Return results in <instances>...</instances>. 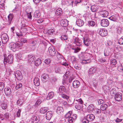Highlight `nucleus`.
<instances>
[{
  "label": "nucleus",
  "instance_id": "nucleus-40",
  "mask_svg": "<svg viewBox=\"0 0 123 123\" xmlns=\"http://www.w3.org/2000/svg\"><path fill=\"white\" fill-rule=\"evenodd\" d=\"M55 32V30L54 29V28L50 29L48 30L47 33L48 34L51 35L52 34Z\"/></svg>",
  "mask_w": 123,
  "mask_h": 123
},
{
  "label": "nucleus",
  "instance_id": "nucleus-3",
  "mask_svg": "<svg viewBox=\"0 0 123 123\" xmlns=\"http://www.w3.org/2000/svg\"><path fill=\"white\" fill-rule=\"evenodd\" d=\"M83 103V102L81 98L78 99L74 100V104H76L75 107V108L78 110H80L82 107V105H81Z\"/></svg>",
  "mask_w": 123,
  "mask_h": 123
},
{
  "label": "nucleus",
  "instance_id": "nucleus-37",
  "mask_svg": "<svg viewBox=\"0 0 123 123\" xmlns=\"http://www.w3.org/2000/svg\"><path fill=\"white\" fill-rule=\"evenodd\" d=\"M94 106L92 104H91L89 105L87 108L88 109V110L89 111H93L94 108Z\"/></svg>",
  "mask_w": 123,
  "mask_h": 123
},
{
  "label": "nucleus",
  "instance_id": "nucleus-30",
  "mask_svg": "<svg viewBox=\"0 0 123 123\" xmlns=\"http://www.w3.org/2000/svg\"><path fill=\"white\" fill-rule=\"evenodd\" d=\"M62 13V9L61 8L57 9L55 12V14L56 15H60Z\"/></svg>",
  "mask_w": 123,
  "mask_h": 123
},
{
  "label": "nucleus",
  "instance_id": "nucleus-13",
  "mask_svg": "<svg viewBox=\"0 0 123 123\" xmlns=\"http://www.w3.org/2000/svg\"><path fill=\"white\" fill-rule=\"evenodd\" d=\"M34 56L32 55H28V62L29 63H34Z\"/></svg>",
  "mask_w": 123,
  "mask_h": 123
},
{
  "label": "nucleus",
  "instance_id": "nucleus-34",
  "mask_svg": "<svg viewBox=\"0 0 123 123\" xmlns=\"http://www.w3.org/2000/svg\"><path fill=\"white\" fill-rule=\"evenodd\" d=\"M96 70V68L94 67L92 68L89 70L88 73L89 74H92L94 73Z\"/></svg>",
  "mask_w": 123,
  "mask_h": 123
},
{
  "label": "nucleus",
  "instance_id": "nucleus-57",
  "mask_svg": "<svg viewBox=\"0 0 123 123\" xmlns=\"http://www.w3.org/2000/svg\"><path fill=\"white\" fill-rule=\"evenodd\" d=\"M117 32L119 34L121 33L122 31V30L121 27H119L117 28Z\"/></svg>",
  "mask_w": 123,
  "mask_h": 123
},
{
  "label": "nucleus",
  "instance_id": "nucleus-45",
  "mask_svg": "<svg viewBox=\"0 0 123 123\" xmlns=\"http://www.w3.org/2000/svg\"><path fill=\"white\" fill-rule=\"evenodd\" d=\"M65 21H66V20H62L61 21L62 23L61 24L63 26L65 27L67 25V24L65 23Z\"/></svg>",
  "mask_w": 123,
  "mask_h": 123
},
{
  "label": "nucleus",
  "instance_id": "nucleus-21",
  "mask_svg": "<svg viewBox=\"0 0 123 123\" xmlns=\"http://www.w3.org/2000/svg\"><path fill=\"white\" fill-rule=\"evenodd\" d=\"M52 115V113L51 111L48 112L46 114V119L48 120H49L51 119Z\"/></svg>",
  "mask_w": 123,
  "mask_h": 123
},
{
  "label": "nucleus",
  "instance_id": "nucleus-44",
  "mask_svg": "<svg viewBox=\"0 0 123 123\" xmlns=\"http://www.w3.org/2000/svg\"><path fill=\"white\" fill-rule=\"evenodd\" d=\"M88 24L91 26H93L95 25V22L93 21H91L88 22Z\"/></svg>",
  "mask_w": 123,
  "mask_h": 123
},
{
  "label": "nucleus",
  "instance_id": "nucleus-50",
  "mask_svg": "<svg viewBox=\"0 0 123 123\" xmlns=\"http://www.w3.org/2000/svg\"><path fill=\"white\" fill-rule=\"evenodd\" d=\"M61 39L62 40H67L68 39V38L67 36L66 35H62L61 37Z\"/></svg>",
  "mask_w": 123,
  "mask_h": 123
},
{
  "label": "nucleus",
  "instance_id": "nucleus-9",
  "mask_svg": "<svg viewBox=\"0 0 123 123\" xmlns=\"http://www.w3.org/2000/svg\"><path fill=\"white\" fill-rule=\"evenodd\" d=\"M101 24L102 26L104 27L108 26L109 24V22L107 19H103L101 21Z\"/></svg>",
  "mask_w": 123,
  "mask_h": 123
},
{
  "label": "nucleus",
  "instance_id": "nucleus-19",
  "mask_svg": "<svg viewBox=\"0 0 123 123\" xmlns=\"http://www.w3.org/2000/svg\"><path fill=\"white\" fill-rule=\"evenodd\" d=\"M76 23L78 26L81 27L83 25L84 22L81 19H79L77 20Z\"/></svg>",
  "mask_w": 123,
  "mask_h": 123
},
{
  "label": "nucleus",
  "instance_id": "nucleus-53",
  "mask_svg": "<svg viewBox=\"0 0 123 123\" xmlns=\"http://www.w3.org/2000/svg\"><path fill=\"white\" fill-rule=\"evenodd\" d=\"M34 17L36 18H38L39 17L40 15L39 14L38 12V11H36L34 13Z\"/></svg>",
  "mask_w": 123,
  "mask_h": 123
},
{
  "label": "nucleus",
  "instance_id": "nucleus-27",
  "mask_svg": "<svg viewBox=\"0 0 123 123\" xmlns=\"http://www.w3.org/2000/svg\"><path fill=\"white\" fill-rule=\"evenodd\" d=\"M34 83L36 86H38L40 85L39 80L38 78H36L34 80Z\"/></svg>",
  "mask_w": 123,
  "mask_h": 123
},
{
  "label": "nucleus",
  "instance_id": "nucleus-42",
  "mask_svg": "<svg viewBox=\"0 0 123 123\" xmlns=\"http://www.w3.org/2000/svg\"><path fill=\"white\" fill-rule=\"evenodd\" d=\"M111 63L113 65H115L117 63V61L115 59H112L111 60Z\"/></svg>",
  "mask_w": 123,
  "mask_h": 123
},
{
  "label": "nucleus",
  "instance_id": "nucleus-18",
  "mask_svg": "<svg viewBox=\"0 0 123 123\" xmlns=\"http://www.w3.org/2000/svg\"><path fill=\"white\" fill-rule=\"evenodd\" d=\"M21 11V7L18 6H17L15 9L12 10L13 12L20 13Z\"/></svg>",
  "mask_w": 123,
  "mask_h": 123
},
{
  "label": "nucleus",
  "instance_id": "nucleus-16",
  "mask_svg": "<svg viewBox=\"0 0 123 123\" xmlns=\"http://www.w3.org/2000/svg\"><path fill=\"white\" fill-rule=\"evenodd\" d=\"M49 78L48 75L45 74H43L42 76V80L43 82H45L48 80Z\"/></svg>",
  "mask_w": 123,
  "mask_h": 123
},
{
  "label": "nucleus",
  "instance_id": "nucleus-32",
  "mask_svg": "<svg viewBox=\"0 0 123 123\" xmlns=\"http://www.w3.org/2000/svg\"><path fill=\"white\" fill-rule=\"evenodd\" d=\"M107 104H102L100 107L101 110L102 111L105 110L107 108Z\"/></svg>",
  "mask_w": 123,
  "mask_h": 123
},
{
  "label": "nucleus",
  "instance_id": "nucleus-28",
  "mask_svg": "<svg viewBox=\"0 0 123 123\" xmlns=\"http://www.w3.org/2000/svg\"><path fill=\"white\" fill-rule=\"evenodd\" d=\"M48 108L47 107H43L41 108L40 110V112L42 113H45L48 110Z\"/></svg>",
  "mask_w": 123,
  "mask_h": 123
},
{
  "label": "nucleus",
  "instance_id": "nucleus-31",
  "mask_svg": "<svg viewBox=\"0 0 123 123\" xmlns=\"http://www.w3.org/2000/svg\"><path fill=\"white\" fill-rule=\"evenodd\" d=\"M54 93L53 92H49L47 97V99L49 100L52 98L54 96Z\"/></svg>",
  "mask_w": 123,
  "mask_h": 123
},
{
  "label": "nucleus",
  "instance_id": "nucleus-60",
  "mask_svg": "<svg viewBox=\"0 0 123 123\" xmlns=\"http://www.w3.org/2000/svg\"><path fill=\"white\" fill-rule=\"evenodd\" d=\"M104 101L102 99H100L98 100V104H100L103 103Z\"/></svg>",
  "mask_w": 123,
  "mask_h": 123
},
{
  "label": "nucleus",
  "instance_id": "nucleus-17",
  "mask_svg": "<svg viewBox=\"0 0 123 123\" xmlns=\"http://www.w3.org/2000/svg\"><path fill=\"white\" fill-rule=\"evenodd\" d=\"M74 42L76 45L78 46H80L82 44L81 40L78 38H75L74 39Z\"/></svg>",
  "mask_w": 123,
  "mask_h": 123
},
{
  "label": "nucleus",
  "instance_id": "nucleus-36",
  "mask_svg": "<svg viewBox=\"0 0 123 123\" xmlns=\"http://www.w3.org/2000/svg\"><path fill=\"white\" fill-rule=\"evenodd\" d=\"M91 60L90 59L87 60H81V63L82 64H84L89 63L91 62Z\"/></svg>",
  "mask_w": 123,
  "mask_h": 123
},
{
  "label": "nucleus",
  "instance_id": "nucleus-12",
  "mask_svg": "<svg viewBox=\"0 0 123 123\" xmlns=\"http://www.w3.org/2000/svg\"><path fill=\"white\" fill-rule=\"evenodd\" d=\"M15 44L17 48H19L20 49H21V48H25V49H26L27 48V46H22L23 45V43L19 41H18L17 42H16L15 43Z\"/></svg>",
  "mask_w": 123,
  "mask_h": 123
},
{
  "label": "nucleus",
  "instance_id": "nucleus-51",
  "mask_svg": "<svg viewBox=\"0 0 123 123\" xmlns=\"http://www.w3.org/2000/svg\"><path fill=\"white\" fill-rule=\"evenodd\" d=\"M22 86V85L21 83L16 84V86L15 88L16 90H17L18 89L21 87Z\"/></svg>",
  "mask_w": 123,
  "mask_h": 123
},
{
  "label": "nucleus",
  "instance_id": "nucleus-39",
  "mask_svg": "<svg viewBox=\"0 0 123 123\" xmlns=\"http://www.w3.org/2000/svg\"><path fill=\"white\" fill-rule=\"evenodd\" d=\"M33 121L34 123H37L38 122L39 120L38 119L37 117L36 116H34L32 118Z\"/></svg>",
  "mask_w": 123,
  "mask_h": 123
},
{
  "label": "nucleus",
  "instance_id": "nucleus-14",
  "mask_svg": "<svg viewBox=\"0 0 123 123\" xmlns=\"http://www.w3.org/2000/svg\"><path fill=\"white\" fill-rule=\"evenodd\" d=\"M80 82L78 80H75L73 82L72 86L73 87L77 88L80 86Z\"/></svg>",
  "mask_w": 123,
  "mask_h": 123
},
{
  "label": "nucleus",
  "instance_id": "nucleus-49",
  "mask_svg": "<svg viewBox=\"0 0 123 123\" xmlns=\"http://www.w3.org/2000/svg\"><path fill=\"white\" fill-rule=\"evenodd\" d=\"M62 97L64 99H68L69 98V97L66 95L62 94L61 95Z\"/></svg>",
  "mask_w": 123,
  "mask_h": 123
},
{
  "label": "nucleus",
  "instance_id": "nucleus-58",
  "mask_svg": "<svg viewBox=\"0 0 123 123\" xmlns=\"http://www.w3.org/2000/svg\"><path fill=\"white\" fill-rule=\"evenodd\" d=\"M81 49L78 47H77L76 48H75L74 52L75 53H76L78 52Z\"/></svg>",
  "mask_w": 123,
  "mask_h": 123
},
{
  "label": "nucleus",
  "instance_id": "nucleus-11",
  "mask_svg": "<svg viewBox=\"0 0 123 123\" xmlns=\"http://www.w3.org/2000/svg\"><path fill=\"white\" fill-rule=\"evenodd\" d=\"M5 93L6 95L8 96L9 97H12L11 94V90L9 88H5L4 89Z\"/></svg>",
  "mask_w": 123,
  "mask_h": 123
},
{
  "label": "nucleus",
  "instance_id": "nucleus-48",
  "mask_svg": "<svg viewBox=\"0 0 123 123\" xmlns=\"http://www.w3.org/2000/svg\"><path fill=\"white\" fill-rule=\"evenodd\" d=\"M21 110V109H19L16 113V117H19L20 116V113Z\"/></svg>",
  "mask_w": 123,
  "mask_h": 123
},
{
  "label": "nucleus",
  "instance_id": "nucleus-47",
  "mask_svg": "<svg viewBox=\"0 0 123 123\" xmlns=\"http://www.w3.org/2000/svg\"><path fill=\"white\" fill-rule=\"evenodd\" d=\"M26 12L27 13V15L28 18H29L30 19H31L32 18V16L31 15V12H30L28 13L27 12V11H26Z\"/></svg>",
  "mask_w": 123,
  "mask_h": 123
},
{
  "label": "nucleus",
  "instance_id": "nucleus-22",
  "mask_svg": "<svg viewBox=\"0 0 123 123\" xmlns=\"http://www.w3.org/2000/svg\"><path fill=\"white\" fill-rule=\"evenodd\" d=\"M111 54V50L110 49H105L104 52V55L105 56H107L110 55Z\"/></svg>",
  "mask_w": 123,
  "mask_h": 123
},
{
  "label": "nucleus",
  "instance_id": "nucleus-43",
  "mask_svg": "<svg viewBox=\"0 0 123 123\" xmlns=\"http://www.w3.org/2000/svg\"><path fill=\"white\" fill-rule=\"evenodd\" d=\"M109 19L111 20L115 21L116 20V18L115 16L112 15L109 18Z\"/></svg>",
  "mask_w": 123,
  "mask_h": 123
},
{
  "label": "nucleus",
  "instance_id": "nucleus-23",
  "mask_svg": "<svg viewBox=\"0 0 123 123\" xmlns=\"http://www.w3.org/2000/svg\"><path fill=\"white\" fill-rule=\"evenodd\" d=\"M64 1L65 4L67 5L73 6L74 3L73 0H64Z\"/></svg>",
  "mask_w": 123,
  "mask_h": 123
},
{
  "label": "nucleus",
  "instance_id": "nucleus-59",
  "mask_svg": "<svg viewBox=\"0 0 123 123\" xmlns=\"http://www.w3.org/2000/svg\"><path fill=\"white\" fill-rule=\"evenodd\" d=\"M118 43L120 44H123V38H120L118 41Z\"/></svg>",
  "mask_w": 123,
  "mask_h": 123
},
{
  "label": "nucleus",
  "instance_id": "nucleus-41",
  "mask_svg": "<svg viewBox=\"0 0 123 123\" xmlns=\"http://www.w3.org/2000/svg\"><path fill=\"white\" fill-rule=\"evenodd\" d=\"M10 47L12 49H15L17 48L16 44L14 43H12L10 45Z\"/></svg>",
  "mask_w": 123,
  "mask_h": 123
},
{
  "label": "nucleus",
  "instance_id": "nucleus-24",
  "mask_svg": "<svg viewBox=\"0 0 123 123\" xmlns=\"http://www.w3.org/2000/svg\"><path fill=\"white\" fill-rule=\"evenodd\" d=\"M100 14L102 16L104 17H107L108 14V12L106 11H101Z\"/></svg>",
  "mask_w": 123,
  "mask_h": 123
},
{
  "label": "nucleus",
  "instance_id": "nucleus-8",
  "mask_svg": "<svg viewBox=\"0 0 123 123\" xmlns=\"http://www.w3.org/2000/svg\"><path fill=\"white\" fill-rule=\"evenodd\" d=\"M115 100L117 101H120L122 99V94L120 93L117 92L115 95Z\"/></svg>",
  "mask_w": 123,
  "mask_h": 123
},
{
  "label": "nucleus",
  "instance_id": "nucleus-54",
  "mask_svg": "<svg viewBox=\"0 0 123 123\" xmlns=\"http://www.w3.org/2000/svg\"><path fill=\"white\" fill-rule=\"evenodd\" d=\"M123 119H119L118 117H117L115 120V121L117 123H119L120 122L122 121Z\"/></svg>",
  "mask_w": 123,
  "mask_h": 123
},
{
  "label": "nucleus",
  "instance_id": "nucleus-35",
  "mask_svg": "<svg viewBox=\"0 0 123 123\" xmlns=\"http://www.w3.org/2000/svg\"><path fill=\"white\" fill-rule=\"evenodd\" d=\"M42 63L41 60L39 59H37L35 62V64L36 66H38L40 65Z\"/></svg>",
  "mask_w": 123,
  "mask_h": 123
},
{
  "label": "nucleus",
  "instance_id": "nucleus-38",
  "mask_svg": "<svg viewBox=\"0 0 123 123\" xmlns=\"http://www.w3.org/2000/svg\"><path fill=\"white\" fill-rule=\"evenodd\" d=\"M1 106L2 109L4 110L6 109L7 105L6 103H3L1 105Z\"/></svg>",
  "mask_w": 123,
  "mask_h": 123
},
{
  "label": "nucleus",
  "instance_id": "nucleus-63",
  "mask_svg": "<svg viewBox=\"0 0 123 123\" xmlns=\"http://www.w3.org/2000/svg\"><path fill=\"white\" fill-rule=\"evenodd\" d=\"M120 47L121 45H115V48L118 49V50L119 51H121V49H120Z\"/></svg>",
  "mask_w": 123,
  "mask_h": 123
},
{
  "label": "nucleus",
  "instance_id": "nucleus-4",
  "mask_svg": "<svg viewBox=\"0 0 123 123\" xmlns=\"http://www.w3.org/2000/svg\"><path fill=\"white\" fill-rule=\"evenodd\" d=\"M4 63L5 64V63L8 62L9 64H11L12 63L13 60V56L12 55H9L6 58V55L4 54Z\"/></svg>",
  "mask_w": 123,
  "mask_h": 123
},
{
  "label": "nucleus",
  "instance_id": "nucleus-20",
  "mask_svg": "<svg viewBox=\"0 0 123 123\" xmlns=\"http://www.w3.org/2000/svg\"><path fill=\"white\" fill-rule=\"evenodd\" d=\"M15 75L17 77V78L20 80L22 78V76L21 73L19 71H17L16 72Z\"/></svg>",
  "mask_w": 123,
  "mask_h": 123
},
{
  "label": "nucleus",
  "instance_id": "nucleus-10",
  "mask_svg": "<svg viewBox=\"0 0 123 123\" xmlns=\"http://www.w3.org/2000/svg\"><path fill=\"white\" fill-rule=\"evenodd\" d=\"M49 54L52 56L55 55V52L54 47L53 46H50L49 48Z\"/></svg>",
  "mask_w": 123,
  "mask_h": 123
},
{
  "label": "nucleus",
  "instance_id": "nucleus-62",
  "mask_svg": "<svg viewBox=\"0 0 123 123\" xmlns=\"http://www.w3.org/2000/svg\"><path fill=\"white\" fill-rule=\"evenodd\" d=\"M17 35L19 38L23 36V34L22 33H19L18 32L16 33Z\"/></svg>",
  "mask_w": 123,
  "mask_h": 123
},
{
  "label": "nucleus",
  "instance_id": "nucleus-2",
  "mask_svg": "<svg viewBox=\"0 0 123 123\" xmlns=\"http://www.w3.org/2000/svg\"><path fill=\"white\" fill-rule=\"evenodd\" d=\"M94 116L93 114H88L84 117L82 121L83 123H89V122L93 121L95 119Z\"/></svg>",
  "mask_w": 123,
  "mask_h": 123
},
{
  "label": "nucleus",
  "instance_id": "nucleus-52",
  "mask_svg": "<svg viewBox=\"0 0 123 123\" xmlns=\"http://www.w3.org/2000/svg\"><path fill=\"white\" fill-rule=\"evenodd\" d=\"M41 102L40 99H38L35 103V105L36 106H37L38 105H39L41 103Z\"/></svg>",
  "mask_w": 123,
  "mask_h": 123
},
{
  "label": "nucleus",
  "instance_id": "nucleus-6",
  "mask_svg": "<svg viewBox=\"0 0 123 123\" xmlns=\"http://www.w3.org/2000/svg\"><path fill=\"white\" fill-rule=\"evenodd\" d=\"M99 33L101 36L105 37L107 35L108 33L107 30L104 29H100L99 30Z\"/></svg>",
  "mask_w": 123,
  "mask_h": 123
},
{
  "label": "nucleus",
  "instance_id": "nucleus-29",
  "mask_svg": "<svg viewBox=\"0 0 123 123\" xmlns=\"http://www.w3.org/2000/svg\"><path fill=\"white\" fill-rule=\"evenodd\" d=\"M59 91L60 92L62 93L65 92H66L65 87L63 86H60L59 88Z\"/></svg>",
  "mask_w": 123,
  "mask_h": 123
},
{
  "label": "nucleus",
  "instance_id": "nucleus-56",
  "mask_svg": "<svg viewBox=\"0 0 123 123\" xmlns=\"http://www.w3.org/2000/svg\"><path fill=\"white\" fill-rule=\"evenodd\" d=\"M20 41L21 42H22L24 43H27V41L26 39L24 38H21L20 39Z\"/></svg>",
  "mask_w": 123,
  "mask_h": 123
},
{
  "label": "nucleus",
  "instance_id": "nucleus-46",
  "mask_svg": "<svg viewBox=\"0 0 123 123\" xmlns=\"http://www.w3.org/2000/svg\"><path fill=\"white\" fill-rule=\"evenodd\" d=\"M4 87V85L3 82H0V91L2 90Z\"/></svg>",
  "mask_w": 123,
  "mask_h": 123
},
{
  "label": "nucleus",
  "instance_id": "nucleus-15",
  "mask_svg": "<svg viewBox=\"0 0 123 123\" xmlns=\"http://www.w3.org/2000/svg\"><path fill=\"white\" fill-rule=\"evenodd\" d=\"M91 42L89 39L84 38H83V43L84 45L86 46L89 45Z\"/></svg>",
  "mask_w": 123,
  "mask_h": 123
},
{
  "label": "nucleus",
  "instance_id": "nucleus-61",
  "mask_svg": "<svg viewBox=\"0 0 123 123\" xmlns=\"http://www.w3.org/2000/svg\"><path fill=\"white\" fill-rule=\"evenodd\" d=\"M5 2V0H1L0 2V5L2 7H4V3L3 2Z\"/></svg>",
  "mask_w": 123,
  "mask_h": 123
},
{
  "label": "nucleus",
  "instance_id": "nucleus-25",
  "mask_svg": "<svg viewBox=\"0 0 123 123\" xmlns=\"http://www.w3.org/2000/svg\"><path fill=\"white\" fill-rule=\"evenodd\" d=\"M63 110L62 107H58L57 109L56 112L59 115L62 114L63 111Z\"/></svg>",
  "mask_w": 123,
  "mask_h": 123
},
{
  "label": "nucleus",
  "instance_id": "nucleus-5",
  "mask_svg": "<svg viewBox=\"0 0 123 123\" xmlns=\"http://www.w3.org/2000/svg\"><path fill=\"white\" fill-rule=\"evenodd\" d=\"M2 43H6L9 39V37L7 34L6 33L3 34L1 36Z\"/></svg>",
  "mask_w": 123,
  "mask_h": 123
},
{
  "label": "nucleus",
  "instance_id": "nucleus-33",
  "mask_svg": "<svg viewBox=\"0 0 123 123\" xmlns=\"http://www.w3.org/2000/svg\"><path fill=\"white\" fill-rule=\"evenodd\" d=\"M56 56L57 59L59 60H61L63 58V56L59 53L57 52L56 54Z\"/></svg>",
  "mask_w": 123,
  "mask_h": 123
},
{
  "label": "nucleus",
  "instance_id": "nucleus-55",
  "mask_svg": "<svg viewBox=\"0 0 123 123\" xmlns=\"http://www.w3.org/2000/svg\"><path fill=\"white\" fill-rule=\"evenodd\" d=\"M50 62V59H46L44 61V62L46 64H48Z\"/></svg>",
  "mask_w": 123,
  "mask_h": 123
},
{
  "label": "nucleus",
  "instance_id": "nucleus-64",
  "mask_svg": "<svg viewBox=\"0 0 123 123\" xmlns=\"http://www.w3.org/2000/svg\"><path fill=\"white\" fill-rule=\"evenodd\" d=\"M22 103V102L20 99L18 100L17 102V104L18 105H20Z\"/></svg>",
  "mask_w": 123,
  "mask_h": 123
},
{
  "label": "nucleus",
  "instance_id": "nucleus-7",
  "mask_svg": "<svg viewBox=\"0 0 123 123\" xmlns=\"http://www.w3.org/2000/svg\"><path fill=\"white\" fill-rule=\"evenodd\" d=\"M13 17V15L12 14H10L8 16V21H6L5 22V23L7 25H10L11 24Z\"/></svg>",
  "mask_w": 123,
  "mask_h": 123
},
{
  "label": "nucleus",
  "instance_id": "nucleus-26",
  "mask_svg": "<svg viewBox=\"0 0 123 123\" xmlns=\"http://www.w3.org/2000/svg\"><path fill=\"white\" fill-rule=\"evenodd\" d=\"M98 6L97 5L92 6L91 7V9L92 12H94L98 10Z\"/></svg>",
  "mask_w": 123,
  "mask_h": 123
},
{
  "label": "nucleus",
  "instance_id": "nucleus-1",
  "mask_svg": "<svg viewBox=\"0 0 123 123\" xmlns=\"http://www.w3.org/2000/svg\"><path fill=\"white\" fill-rule=\"evenodd\" d=\"M71 111H69L65 115L66 119L70 123H72L74 121L75 119L77 118V115L75 114H73L72 115Z\"/></svg>",
  "mask_w": 123,
  "mask_h": 123
}]
</instances>
